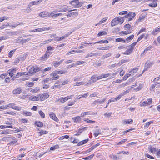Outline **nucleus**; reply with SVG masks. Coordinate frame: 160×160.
Here are the masks:
<instances>
[{
  "mask_svg": "<svg viewBox=\"0 0 160 160\" xmlns=\"http://www.w3.org/2000/svg\"><path fill=\"white\" fill-rule=\"evenodd\" d=\"M145 37V35L144 34H142L141 35H140L139 38H138L137 42H138L141 40L142 38H143Z\"/></svg>",
  "mask_w": 160,
  "mask_h": 160,
  "instance_id": "338daca9",
  "label": "nucleus"
},
{
  "mask_svg": "<svg viewBox=\"0 0 160 160\" xmlns=\"http://www.w3.org/2000/svg\"><path fill=\"white\" fill-rule=\"evenodd\" d=\"M94 156V154H92L89 156L83 158V159L86 160H90L93 158Z\"/></svg>",
  "mask_w": 160,
  "mask_h": 160,
  "instance_id": "2f4dec72",
  "label": "nucleus"
},
{
  "mask_svg": "<svg viewBox=\"0 0 160 160\" xmlns=\"http://www.w3.org/2000/svg\"><path fill=\"white\" fill-rule=\"evenodd\" d=\"M39 90V89H38L37 88H35L34 89H32L30 91V92H32V93H35V92H37Z\"/></svg>",
  "mask_w": 160,
  "mask_h": 160,
  "instance_id": "4d7b16f0",
  "label": "nucleus"
},
{
  "mask_svg": "<svg viewBox=\"0 0 160 160\" xmlns=\"http://www.w3.org/2000/svg\"><path fill=\"white\" fill-rule=\"evenodd\" d=\"M76 62V64L77 65H81V64H83L84 63H85V61H77Z\"/></svg>",
  "mask_w": 160,
  "mask_h": 160,
  "instance_id": "37998d69",
  "label": "nucleus"
},
{
  "mask_svg": "<svg viewBox=\"0 0 160 160\" xmlns=\"http://www.w3.org/2000/svg\"><path fill=\"white\" fill-rule=\"evenodd\" d=\"M84 121L88 123H92L95 122V121L92 120H89L88 119H84Z\"/></svg>",
  "mask_w": 160,
  "mask_h": 160,
  "instance_id": "ea45409f",
  "label": "nucleus"
},
{
  "mask_svg": "<svg viewBox=\"0 0 160 160\" xmlns=\"http://www.w3.org/2000/svg\"><path fill=\"white\" fill-rule=\"evenodd\" d=\"M8 120L6 121L5 122V124L7 125H12L13 124V122L14 121V120L12 118H9L8 119Z\"/></svg>",
  "mask_w": 160,
  "mask_h": 160,
  "instance_id": "f8f14e48",
  "label": "nucleus"
},
{
  "mask_svg": "<svg viewBox=\"0 0 160 160\" xmlns=\"http://www.w3.org/2000/svg\"><path fill=\"white\" fill-rule=\"evenodd\" d=\"M12 109L20 111L21 110V107L14 106L13 107Z\"/></svg>",
  "mask_w": 160,
  "mask_h": 160,
  "instance_id": "603ef678",
  "label": "nucleus"
},
{
  "mask_svg": "<svg viewBox=\"0 0 160 160\" xmlns=\"http://www.w3.org/2000/svg\"><path fill=\"white\" fill-rule=\"evenodd\" d=\"M72 119L74 122L78 123L81 121V118L80 116H77L73 118Z\"/></svg>",
  "mask_w": 160,
  "mask_h": 160,
  "instance_id": "a211bd4d",
  "label": "nucleus"
},
{
  "mask_svg": "<svg viewBox=\"0 0 160 160\" xmlns=\"http://www.w3.org/2000/svg\"><path fill=\"white\" fill-rule=\"evenodd\" d=\"M63 100V98L61 97L59 98L58 99L56 100V102H57V101H58V102H60L63 103L64 102Z\"/></svg>",
  "mask_w": 160,
  "mask_h": 160,
  "instance_id": "69168bd1",
  "label": "nucleus"
},
{
  "mask_svg": "<svg viewBox=\"0 0 160 160\" xmlns=\"http://www.w3.org/2000/svg\"><path fill=\"white\" fill-rule=\"evenodd\" d=\"M22 89L20 88H18L13 90V93L14 94H19L22 92Z\"/></svg>",
  "mask_w": 160,
  "mask_h": 160,
  "instance_id": "2eb2a0df",
  "label": "nucleus"
},
{
  "mask_svg": "<svg viewBox=\"0 0 160 160\" xmlns=\"http://www.w3.org/2000/svg\"><path fill=\"white\" fill-rule=\"evenodd\" d=\"M153 122L152 121H150L148 122H147L144 126L145 128H147L149 125Z\"/></svg>",
  "mask_w": 160,
  "mask_h": 160,
  "instance_id": "6e6d98bb",
  "label": "nucleus"
},
{
  "mask_svg": "<svg viewBox=\"0 0 160 160\" xmlns=\"http://www.w3.org/2000/svg\"><path fill=\"white\" fill-rule=\"evenodd\" d=\"M15 69L11 68L7 71V73L11 77H12L14 75V73H15Z\"/></svg>",
  "mask_w": 160,
  "mask_h": 160,
  "instance_id": "1a4fd4ad",
  "label": "nucleus"
},
{
  "mask_svg": "<svg viewBox=\"0 0 160 160\" xmlns=\"http://www.w3.org/2000/svg\"><path fill=\"white\" fill-rule=\"evenodd\" d=\"M153 64L154 62H150L149 60H148L145 64V67L147 68H149Z\"/></svg>",
  "mask_w": 160,
  "mask_h": 160,
  "instance_id": "dca6fc26",
  "label": "nucleus"
},
{
  "mask_svg": "<svg viewBox=\"0 0 160 160\" xmlns=\"http://www.w3.org/2000/svg\"><path fill=\"white\" fill-rule=\"evenodd\" d=\"M109 42L108 41L105 40H102L98 42H95L94 44L96 43H108Z\"/></svg>",
  "mask_w": 160,
  "mask_h": 160,
  "instance_id": "aec40b11",
  "label": "nucleus"
},
{
  "mask_svg": "<svg viewBox=\"0 0 160 160\" xmlns=\"http://www.w3.org/2000/svg\"><path fill=\"white\" fill-rule=\"evenodd\" d=\"M78 3V0H73L70 2V4L75 7L77 3Z\"/></svg>",
  "mask_w": 160,
  "mask_h": 160,
  "instance_id": "7c9ffc66",
  "label": "nucleus"
},
{
  "mask_svg": "<svg viewBox=\"0 0 160 160\" xmlns=\"http://www.w3.org/2000/svg\"><path fill=\"white\" fill-rule=\"evenodd\" d=\"M106 99V98H104L102 100H100L99 99H97L95 100L92 103V104L95 105L96 104H102L104 103L105 100Z\"/></svg>",
  "mask_w": 160,
  "mask_h": 160,
  "instance_id": "20e7f679",
  "label": "nucleus"
},
{
  "mask_svg": "<svg viewBox=\"0 0 160 160\" xmlns=\"http://www.w3.org/2000/svg\"><path fill=\"white\" fill-rule=\"evenodd\" d=\"M49 116L50 117L55 121L57 122L58 121V119L53 112H51Z\"/></svg>",
  "mask_w": 160,
  "mask_h": 160,
  "instance_id": "4468645a",
  "label": "nucleus"
},
{
  "mask_svg": "<svg viewBox=\"0 0 160 160\" xmlns=\"http://www.w3.org/2000/svg\"><path fill=\"white\" fill-rule=\"evenodd\" d=\"M127 140V139H123L122 140H121L120 142H118L117 144L118 145H120L121 144H123L124 142H125Z\"/></svg>",
  "mask_w": 160,
  "mask_h": 160,
  "instance_id": "680f3d73",
  "label": "nucleus"
},
{
  "mask_svg": "<svg viewBox=\"0 0 160 160\" xmlns=\"http://www.w3.org/2000/svg\"><path fill=\"white\" fill-rule=\"evenodd\" d=\"M40 135H42L43 134H46L47 133L46 131L42 130L39 132Z\"/></svg>",
  "mask_w": 160,
  "mask_h": 160,
  "instance_id": "0e129e2a",
  "label": "nucleus"
},
{
  "mask_svg": "<svg viewBox=\"0 0 160 160\" xmlns=\"http://www.w3.org/2000/svg\"><path fill=\"white\" fill-rule=\"evenodd\" d=\"M85 84V83L83 82H77L75 83H74V86H79L81 85H83Z\"/></svg>",
  "mask_w": 160,
  "mask_h": 160,
  "instance_id": "58836bf2",
  "label": "nucleus"
},
{
  "mask_svg": "<svg viewBox=\"0 0 160 160\" xmlns=\"http://www.w3.org/2000/svg\"><path fill=\"white\" fill-rule=\"evenodd\" d=\"M48 15V12L46 11H44L41 13L39 14V16L41 17H44Z\"/></svg>",
  "mask_w": 160,
  "mask_h": 160,
  "instance_id": "cd10ccee",
  "label": "nucleus"
},
{
  "mask_svg": "<svg viewBox=\"0 0 160 160\" xmlns=\"http://www.w3.org/2000/svg\"><path fill=\"white\" fill-rule=\"evenodd\" d=\"M89 141V139H87L84 140L80 142L78 144V146H80L86 143Z\"/></svg>",
  "mask_w": 160,
  "mask_h": 160,
  "instance_id": "393cba45",
  "label": "nucleus"
},
{
  "mask_svg": "<svg viewBox=\"0 0 160 160\" xmlns=\"http://www.w3.org/2000/svg\"><path fill=\"white\" fill-rule=\"evenodd\" d=\"M138 70V68H134L130 72L131 73H132V75H134V74L136 73Z\"/></svg>",
  "mask_w": 160,
  "mask_h": 160,
  "instance_id": "4c0bfd02",
  "label": "nucleus"
},
{
  "mask_svg": "<svg viewBox=\"0 0 160 160\" xmlns=\"http://www.w3.org/2000/svg\"><path fill=\"white\" fill-rule=\"evenodd\" d=\"M49 57V56H48V54L45 53L43 56L40 58V60L42 61H45L46 59H47L46 58Z\"/></svg>",
  "mask_w": 160,
  "mask_h": 160,
  "instance_id": "5701e85b",
  "label": "nucleus"
},
{
  "mask_svg": "<svg viewBox=\"0 0 160 160\" xmlns=\"http://www.w3.org/2000/svg\"><path fill=\"white\" fill-rule=\"evenodd\" d=\"M68 10V9L67 8H65L63 9H62L61 10H60L59 11L57 10L56 11L57 12H66Z\"/></svg>",
  "mask_w": 160,
  "mask_h": 160,
  "instance_id": "864d4df0",
  "label": "nucleus"
},
{
  "mask_svg": "<svg viewBox=\"0 0 160 160\" xmlns=\"http://www.w3.org/2000/svg\"><path fill=\"white\" fill-rule=\"evenodd\" d=\"M35 124L38 127H41L43 126V124L42 123L38 121H35Z\"/></svg>",
  "mask_w": 160,
  "mask_h": 160,
  "instance_id": "a878e982",
  "label": "nucleus"
},
{
  "mask_svg": "<svg viewBox=\"0 0 160 160\" xmlns=\"http://www.w3.org/2000/svg\"><path fill=\"white\" fill-rule=\"evenodd\" d=\"M149 6L152 7H155L157 6V3L156 1H154L153 2L150 3Z\"/></svg>",
  "mask_w": 160,
  "mask_h": 160,
  "instance_id": "f704fd0d",
  "label": "nucleus"
},
{
  "mask_svg": "<svg viewBox=\"0 0 160 160\" xmlns=\"http://www.w3.org/2000/svg\"><path fill=\"white\" fill-rule=\"evenodd\" d=\"M58 148L59 146L58 145H56L54 146L51 147L50 150H54Z\"/></svg>",
  "mask_w": 160,
  "mask_h": 160,
  "instance_id": "5fc2aeb1",
  "label": "nucleus"
},
{
  "mask_svg": "<svg viewBox=\"0 0 160 160\" xmlns=\"http://www.w3.org/2000/svg\"><path fill=\"white\" fill-rule=\"evenodd\" d=\"M119 22L117 18H114L111 22V26L113 27L119 24Z\"/></svg>",
  "mask_w": 160,
  "mask_h": 160,
  "instance_id": "9d476101",
  "label": "nucleus"
},
{
  "mask_svg": "<svg viewBox=\"0 0 160 160\" xmlns=\"http://www.w3.org/2000/svg\"><path fill=\"white\" fill-rule=\"evenodd\" d=\"M25 155L24 154L19 155L17 156V158L15 159V160H19L21 159V158L22 157H23Z\"/></svg>",
  "mask_w": 160,
  "mask_h": 160,
  "instance_id": "c03bdc74",
  "label": "nucleus"
},
{
  "mask_svg": "<svg viewBox=\"0 0 160 160\" xmlns=\"http://www.w3.org/2000/svg\"><path fill=\"white\" fill-rule=\"evenodd\" d=\"M132 51L129 48L127 49L124 53V54L129 55L132 52Z\"/></svg>",
  "mask_w": 160,
  "mask_h": 160,
  "instance_id": "de8ad7c7",
  "label": "nucleus"
},
{
  "mask_svg": "<svg viewBox=\"0 0 160 160\" xmlns=\"http://www.w3.org/2000/svg\"><path fill=\"white\" fill-rule=\"evenodd\" d=\"M23 114L27 116H30L31 115L32 113L28 111H24L23 112Z\"/></svg>",
  "mask_w": 160,
  "mask_h": 160,
  "instance_id": "a18cd8bd",
  "label": "nucleus"
},
{
  "mask_svg": "<svg viewBox=\"0 0 160 160\" xmlns=\"http://www.w3.org/2000/svg\"><path fill=\"white\" fill-rule=\"evenodd\" d=\"M39 113L41 116L42 118H44L45 117L44 113L42 111H39Z\"/></svg>",
  "mask_w": 160,
  "mask_h": 160,
  "instance_id": "bf43d9fd",
  "label": "nucleus"
},
{
  "mask_svg": "<svg viewBox=\"0 0 160 160\" xmlns=\"http://www.w3.org/2000/svg\"><path fill=\"white\" fill-rule=\"evenodd\" d=\"M117 18L119 22V23L120 24H122L123 22L124 21V18L123 17H118V18Z\"/></svg>",
  "mask_w": 160,
  "mask_h": 160,
  "instance_id": "4be33fe9",
  "label": "nucleus"
},
{
  "mask_svg": "<svg viewBox=\"0 0 160 160\" xmlns=\"http://www.w3.org/2000/svg\"><path fill=\"white\" fill-rule=\"evenodd\" d=\"M111 53H108L104 55L102 57V59H104L105 58L110 57L111 56Z\"/></svg>",
  "mask_w": 160,
  "mask_h": 160,
  "instance_id": "09e8293b",
  "label": "nucleus"
},
{
  "mask_svg": "<svg viewBox=\"0 0 160 160\" xmlns=\"http://www.w3.org/2000/svg\"><path fill=\"white\" fill-rule=\"evenodd\" d=\"M88 95V93H85L84 94L82 95H79L78 97V99H80L81 98H86Z\"/></svg>",
  "mask_w": 160,
  "mask_h": 160,
  "instance_id": "412c9836",
  "label": "nucleus"
},
{
  "mask_svg": "<svg viewBox=\"0 0 160 160\" xmlns=\"http://www.w3.org/2000/svg\"><path fill=\"white\" fill-rule=\"evenodd\" d=\"M49 97V95L48 93H45L42 95L40 98V100L41 101H43L45 99Z\"/></svg>",
  "mask_w": 160,
  "mask_h": 160,
  "instance_id": "0eeeda50",
  "label": "nucleus"
},
{
  "mask_svg": "<svg viewBox=\"0 0 160 160\" xmlns=\"http://www.w3.org/2000/svg\"><path fill=\"white\" fill-rule=\"evenodd\" d=\"M42 1V0H39L38 1H32L29 4L28 6V8H30L33 5H38L39 3H40Z\"/></svg>",
  "mask_w": 160,
  "mask_h": 160,
  "instance_id": "39448f33",
  "label": "nucleus"
},
{
  "mask_svg": "<svg viewBox=\"0 0 160 160\" xmlns=\"http://www.w3.org/2000/svg\"><path fill=\"white\" fill-rule=\"evenodd\" d=\"M54 49V48L53 47H51V46L47 47V51H53Z\"/></svg>",
  "mask_w": 160,
  "mask_h": 160,
  "instance_id": "e2e57ef3",
  "label": "nucleus"
},
{
  "mask_svg": "<svg viewBox=\"0 0 160 160\" xmlns=\"http://www.w3.org/2000/svg\"><path fill=\"white\" fill-rule=\"evenodd\" d=\"M124 28L125 29H130L131 28V26L129 24H127L124 25Z\"/></svg>",
  "mask_w": 160,
  "mask_h": 160,
  "instance_id": "3c124183",
  "label": "nucleus"
},
{
  "mask_svg": "<svg viewBox=\"0 0 160 160\" xmlns=\"http://www.w3.org/2000/svg\"><path fill=\"white\" fill-rule=\"evenodd\" d=\"M112 114V113L111 112H106L104 114V116L106 118H108L110 117Z\"/></svg>",
  "mask_w": 160,
  "mask_h": 160,
  "instance_id": "a19ab883",
  "label": "nucleus"
},
{
  "mask_svg": "<svg viewBox=\"0 0 160 160\" xmlns=\"http://www.w3.org/2000/svg\"><path fill=\"white\" fill-rule=\"evenodd\" d=\"M136 15V14L134 12H129L128 14L125 16V18H128L127 20L128 22L132 20Z\"/></svg>",
  "mask_w": 160,
  "mask_h": 160,
  "instance_id": "f03ea898",
  "label": "nucleus"
},
{
  "mask_svg": "<svg viewBox=\"0 0 160 160\" xmlns=\"http://www.w3.org/2000/svg\"><path fill=\"white\" fill-rule=\"evenodd\" d=\"M134 37V35H131L128 37L125 40H124V43H128Z\"/></svg>",
  "mask_w": 160,
  "mask_h": 160,
  "instance_id": "ddd939ff",
  "label": "nucleus"
},
{
  "mask_svg": "<svg viewBox=\"0 0 160 160\" xmlns=\"http://www.w3.org/2000/svg\"><path fill=\"white\" fill-rule=\"evenodd\" d=\"M107 33L104 31H101L97 35L98 37H100L102 35H104L107 34Z\"/></svg>",
  "mask_w": 160,
  "mask_h": 160,
  "instance_id": "bb28decb",
  "label": "nucleus"
},
{
  "mask_svg": "<svg viewBox=\"0 0 160 160\" xmlns=\"http://www.w3.org/2000/svg\"><path fill=\"white\" fill-rule=\"evenodd\" d=\"M100 53L99 52H97L94 53H88L85 57V58H88L89 57H91L92 56L97 57L98 56H99Z\"/></svg>",
  "mask_w": 160,
  "mask_h": 160,
  "instance_id": "423d86ee",
  "label": "nucleus"
},
{
  "mask_svg": "<svg viewBox=\"0 0 160 160\" xmlns=\"http://www.w3.org/2000/svg\"><path fill=\"white\" fill-rule=\"evenodd\" d=\"M107 19V17H105L104 18H103L100 21H99V23H98L97 25L105 22H106V20Z\"/></svg>",
  "mask_w": 160,
  "mask_h": 160,
  "instance_id": "79ce46f5",
  "label": "nucleus"
},
{
  "mask_svg": "<svg viewBox=\"0 0 160 160\" xmlns=\"http://www.w3.org/2000/svg\"><path fill=\"white\" fill-rule=\"evenodd\" d=\"M37 29V32H41L43 31H45L47 30H49L50 29V28H45L43 27L42 28H38Z\"/></svg>",
  "mask_w": 160,
  "mask_h": 160,
  "instance_id": "c85d7f7f",
  "label": "nucleus"
},
{
  "mask_svg": "<svg viewBox=\"0 0 160 160\" xmlns=\"http://www.w3.org/2000/svg\"><path fill=\"white\" fill-rule=\"evenodd\" d=\"M13 127L12 125L9 126H4V125H1L0 126V128L1 129H3L5 128H10Z\"/></svg>",
  "mask_w": 160,
  "mask_h": 160,
  "instance_id": "e433bc0d",
  "label": "nucleus"
},
{
  "mask_svg": "<svg viewBox=\"0 0 160 160\" xmlns=\"http://www.w3.org/2000/svg\"><path fill=\"white\" fill-rule=\"evenodd\" d=\"M147 14H144L141 15L139 17V18L137 20L136 22L137 23H138L139 22L143 20L144 18H145Z\"/></svg>",
  "mask_w": 160,
  "mask_h": 160,
  "instance_id": "9b49d317",
  "label": "nucleus"
},
{
  "mask_svg": "<svg viewBox=\"0 0 160 160\" xmlns=\"http://www.w3.org/2000/svg\"><path fill=\"white\" fill-rule=\"evenodd\" d=\"M39 96H38L36 97L34 96H32L29 97V99L32 101H38L39 100Z\"/></svg>",
  "mask_w": 160,
  "mask_h": 160,
  "instance_id": "f3484780",
  "label": "nucleus"
},
{
  "mask_svg": "<svg viewBox=\"0 0 160 160\" xmlns=\"http://www.w3.org/2000/svg\"><path fill=\"white\" fill-rule=\"evenodd\" d=\"M16 49H13L11 50L8 53V56L10 57H11L13 53L15 51Z\"/></svg>",
  "mask_w": 160,
  "mask_h": 160,
  "instance_id": "8fccbe9b",
  "label": "nucleus"
},
{
  "mask_svg": "<svg viewBox=\"0 0 160 160\" xmlns=\"http://www.w3.org/2000/svg\"><path fill=\"white\" fill-rule=\"evenodd\" d=\"M100 134V130L99 129H97L95 130L94 133V135H95V137H96L98 136V135Z\"/></svg>",
  "mask_w": 160,
  "mask_h": 160,
  "instance_id": "72a5a7b5",
  "label": "nucleus"
},
{
  "mask_svg": "<svg viewBox=\"0 0 160 160\" xmlns=\"http://www.w3.org/2000/svg\"><path fill=\"white\" fill-rule=\"evenodd\" d=\"M56 73L57 74H62L65 73V71L63 70L58 71V70H56Z\"/></svg>",
  "mask_w": 160,
  "mask_h": 160,
  "instance_id": "13d9d810",
  "label": "nucleus"
},
{
  "mask_svg": "<svg viewBox=\"0 0 160 160\" xmlns=\"http://www.w3.org/2000/svg\"><path fill=\"white\" fill-rule=\"evenodd\" d=\"M98 93L96 92H94L92 94H91L90 95L89 97L90 98H92V97H96L97 96L98 94Z\"/></svg>",
  "mask_w": 160,
  "mask_h": 160,
  "instance_id": "052dcab7",
  "label": "nucleus"
},
{
  "mask_svg": "<svg viewBox=\"0 0 160 160\" xmlns=\"http://www.w3.org/2000/svg\"><path fill=\"white\" fill-rule=\"evenodd\" d=\"M100 144L99 143H97L95 145H94L93 146L90 148L88 151V152H90L92 151L94 149L96 148L98 146H99Z\"/></svg>",
  "mask_w": 160,
  "mask_h": 160,
  "instance_id": "b1692460",
  "label": "nucleus"
},
{
  "mask_svg": "<svg viewBox=\"0 0 160 160\" xmlns=\"http://www.w3.org/2000/svg\"><path fill=\"white\" fill-rule=\"evenodd\" d=\"M18 141L17 140H13L12 141H11L9 143V144L10 145H12L14 144H15Z\"/></svg>",
  "mask_w": 160,
  "mask_h": 160,
  "instance_id": "774afa93",
  "label": "nucleus"
},
{
  "mask_svg": "<svg viewBox=\"0 0 160 160\" xmlns=\"http://www.w3.org/2000/svg\"><path fill=\"white\" fill-rule=\"evenodd\" d=\"M148 149L150 152L152 153H154L156 151H158V149L157 148H154L152 146H150L148 147Z\"/></svg>",
  "mask_w": 160,
  "mask_h": 160,
  "instance_id": "6e6552de",
  "label": "nucleus"
},
{
  "mask_svg": "<svg viewBox=\"0 0 160 160\" xmlns=\"http://www.w3.org/2000/svg\"><path fill=\"white\" fill-rule=\"evenodd\" d=\"M133 120L132 119H124L123 120V122L125 124H130L132 123Z\"/></svg>",
  "mask_w": 160,
  "mask_h": 160,
  "instance_id": "6ab92c4d",
  "label": "nucleus"
},
{
  "mask_svg": "<svg viewBox=\"0 0 160 160\" xmlns=\"http://www.w3.org/2000/svg\"><path fill=\"white\" fill-rule=\"evenodd\" d=\"M152 48V45L149 46L148 47L145 48V49L144 50L142 54H143L144 53H146L147 52L150 50Z\"/></svg>",
  "mask_w": 160,
  "mask_h": 160,
  "instance_id": "473e14b6",
  "label": "nucleus"
},
{
  "mask_svg": "<svg viewBox=\"0 0 160 160\" xmlns=\"http://www.w3.org/2000/svg\"><path fill=\"white\" fill-rule=\"evenodd\" d=\"M19 130H15V131H14L12 130H4L2 131L1 133V134H12V132H19Z\"/></svg>",
  "mask_w": 160,
  "mask_h": 160,
  "instance_id": "7ed1b4c3",
  "label": "nucleus"
},
{
  "mask_svg": "<svg viewBox=\"0 0 160 160\" xmlns=\"http://www.w3.org/2000/svg\"><path fill=\"white\" fill-rule=\"evenodd\" d=\"M131 32H129L128 31H122L120 32H119V34L120 35H122V34H125V35H127L128 34H129L131 33Z\"/></svg>",
  "mask_w": 160,
  "mask_h": 160,
  "instance_id": "49530a36",
  "label": "nucleus"
},
{
  "mask_svg": "<svg viewBox=\"0 0 160 160\" xmlns=\"http://www.w3.org/2000/svg\"><path fill=\"white\" fill-rule=\"evenodd\" d=\"M29 68H30L29 71L26 74L28 75H31L37 72L42 70L40 68L36 66H29Z\"/></svg>",
  "mask_w": 160,
  "mask_h": 160,
  "instance_id": "f257e3e1",
  "label": "nucleus"
},
{
  "mask_svg": "<svg viewBox=\"0 0 160 160\" xmlns=\"http://www.w3.org/2000/svg\"><path fill=\"white\" fill-rule=\"evenodd\" d=\"M53 66L55 67L58 66L60 64V63L56 61H54L52 62Z\"/></svg>",
  "mask_w": 160,
  "mask_h": 160,
  "instance_id": "c9c22d12",
  "label": "nucleus"
},
{
  "mask_svg": "<svg viewBox=\"0 0 160 160\" xmlns=\"http://www.w3.org/2000/svg\"><path fill=\"white\" fill-rule=\"evenodd\" d=\"M137 43V42H134L129 46V48L132 51L135 46Z\"/></svg>",
  "mask_w": 160,
  "mask_h": 160,
  "instance_id": "c756f323",
  "label": "nucleus"
}]
</instances>
